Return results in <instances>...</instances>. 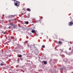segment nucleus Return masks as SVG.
<instances>
[{"mask_svg": "<svg viewBox=\"0 0 73 73\" xmlns=\"http://www.w3.org/2000/svg\"><path fill=\"white\" fill-rule=\"evenodd\" d=\"M30 48L31 50H32L33 52H34V53L37 55L38 54V50L37 49V48L35 47L34 45H32L30 46Z\"/></svg>", "mask_w": 73, "mask_h": 73, "instance_id": "f257e3e1", "label": "nucleus"}, {"mask_svg": "<svg viewBox=\"0 0 73 73\" xmlns=\"http://www.w3.org/2000/svg\"><path fill=\"white\" fill-rule=\"evenodd\" d=\"M14 4L16 7H19L20 5V2L16 1L15 3H14Z\"/></svg>", "mask_w": 73, "mask_h": 73, "instance_id": "f03ea898", "label": "nucleus"}, {"mask_svg": "<svg viewBox=\"0 0 73 73\" xmlns=\"http://www.w3.org/2000/svg\"><path fill=\"white\" fill-rule=\"evenodd\" d=\"M16 16V15H10L9 16V18L12 19V18H13V17H15V16Z\"/></svg>", "mask_w": 73, "mask_h": 73, "instance_id": "7ed1b4c3", "label": "nucleus"}, {"mask_svg": "<svg viewBox=\"0 0 73 73\" xmlns=\"http://www.w3.org/2000/svg\"><path fill=\"white\" fill-rule=\"evenodd\" d=\"M68 25L69 26H72L73 25V22L72 21H71L69 22L68 23Z\"/></svg>", "mask_w": 73, "mask_h": 73, "instance_id": "20e7f679", "label": "nucleus"}, {"mask_svg": "<svg viewBox=\"0 0 73 73\" xmlns=\"http://www.w3.org/2000/svg\"><path fill=\"white\" fill-rule=\"evenodd\" d=\"M11 25L13 27L12 28H15V25L13 23H12L11 24Z\"/></svg>", "mask_w": 73, "mask_h": 73, "instance_id": "39448f33", "label": "nucleus"}, {"mask_svg": "<svg viewBox=\"0 0 73 73\" xmlns=\"http://www.w3.org/2000/svg\"><path fill=\"white\" fill-rule=\"evenodd\" d=\"M31 32H32V33H35V32H36V31H35L34 29H32L31 31Z\"/></svg>", "mask_w": 73, "mask_h": 73, "instance_id": "423d86ee", "label": "nucleus"}, {"mask_svg": "<svg viewBox=\"0 0 73 73\" xmlns=\"http://www.w3.org/2000/svg\"><path fill=\"white\" fill-rule=\"evenodd\" d=\"M58 44L61 45V44H62V42H61V41H59Z\"/></svg>", "mask_w": 73, "mask_h": 73, "instance_id": "0eeeda50", "label": "nucleus"}, {"mask_svg": "<svg viewBox=\"0 0 73 73\" xmlns=\"http://www.w3.org/2000/svg\"><path fill=\"white\" fill-rule=\"evenodd\" d=\"M27 11H29V12H30L31 11V9L29 8L27 9Z\"/></svg>", "mask_w": 73, "mask_h": 73, "instance_id": "6e6552de", "label": "nucleus"}, {"mask_svg": "<svg viewBox=\"0 0 73 73\" xmlns=\"http://www.w3.org/2000/svg\"><path fill=\"white\" fill-rule=\"evenodd\" d=\"M25 24H29V22H28V21H27L25 22Z\"/></svg>", "mask_w": 73, "mask_h": 73, "instance_id": "1a4fd4ad", "label": "nucleus"}, {"mask_svg": "<svg viewBox=\"0 0 73 73\" xmlns=\"http://www.w3.org/2000/svg\"><path fill=\"white\" fill-rule=\"evenodd\" d=\"M64 61H66H66H68V59H64Z\"/></svg>", "mask_w": 73, "mask_h": 73, "instance_id": "9d476101", "label": "nucleus"}, {"mask_svg": "<svg viewBox=\"0 0 73 73\" xmlns=\"http://www.w3.org/2000/svg\"><path fill=\"white\" fill-rule=\"evenodd\" d=\"M42 62H44V64H46V61H43Z\"/></svg>", "mask_w": 73, "mask_h": 73, "instance_id": "9b49d317", "label": "nucleus"}, {"mask_svg": "<svg viewBox=\"0 0 73 73\" xmlns=\"http://www.w3.org/2000/svg\"><path fill=\"white\" fill-rule=\"evenodd\" d=\"M1 66H3V65H4V64H3V63H1Z\"/></svg>", "mask_w": 73, "mask_h": 73, "instance_id": "f8f14e48", "label": "nucleus"}, {"mask_svg": "<svg viewBox=\"0 0 73 73\" xmlns=\"http://www.w3.org/2000/svg\"><path fill=\"white\" fill-rule=\"evenodd\" d=\"M42 48H45V46L44 45H43V46H42Z\"/></svg>", "mask_w": 73, "mask_h": 73, "instance_id": "ddd939ff", "label": "nucleus"}, {"mask_svg": "<svg viewBox=\"0 0 73 73\" xmlns=\"http://www.w3.org/2000/svg\"><path fill=\"white\" fill-rule=\"evenodd\" d=\"M2 33H4V34H5V32H4V31H2Z\"/></svg>", "mask_w": 73, "mask_h": 73, "instance_id": "4468645a", "label": "nucleus"}, {"mask_svg": "<svg viewBox=\"0 0 73 73\" xmlns=\"http://www.w3.org/2000/svg\"><path fill=\"white\" fill-rule=\"evenodd\" d=\"M22 57V56L21 55H20L19 56V57Z\"/></svg>", "mask_w": 73, "mask_h": 73, "instance_id": "2eb2a0df", "label": "nucleus"}, {"mask_svg": "<svg viewBox=\"0 0 73 73\" xmlns=\"http://www.w3.org/2000/svg\"><path fill=\"white\" fill-rule=\"evenodd\" d=\"M60 70H63V69L62 68H60Z\"/></svg>", "mask_w": 73, "mask_h": 73, "instance_id": "dca6fc26", "label": "nucleus"}, {"mask_svg": "<svg viewBox=\"0 0 73 73\" xmlns=\"http://www.w3.org/2000/svg\"><path fill=\"white\" fill-rule=\"evenodd\" d=\"M10 28H12V27H9V29Z\"/></svg>", "mask_w": 73, "mask_h": 73, "instance_id": "f3484780", "label": "nucleus"}, {"mask_svg": "<svg viewBox=\"0 0 73 73\" xmlns=\"http://www.w3.org/2000/svg\"><path fill=\"white\" fill-rule=\"evenodd\" d=\"M12 1H15V0H11Z\"/></svg>", "mask_w": 73, "mask_h": 73, "instance_id": "a211bd4d", "label": "nucleus"}, {"mask_svg": "<svg viewBox=\"0 0 73 73\" xmlns=\"http://www.w3.org/2000/svg\"><path fill=\"white\" fill-rule=\"evenodd\" d=\"M21 60H23V58H21Z\"/></svg>", "mask_w": 73, "mask_h": 73, "instance_id": "6ab92c4d", "label": "nucleus"}, {"mask_svg": "<svg viewBox=\"0 0 73 73\" xmlns=\"http://www.w3.org/2000/svg\"><path fill=\"white\" fill-rule=\"evenodd\" d=\"M17 60L18 61H19V60Z\"/></svg>", "mask_w": 73, "mask_h": 73, "instance_id": "aec40b11", "label": "nucleus"}, {"mask_svg": "<svg viewBox=\"0 0 73 73\" xmlns=\"http://www.w3.org/2000/svg\"><path fill=\"white\" fill-rule=\"evenodd\" d=\"M46 37L47 38H48V36H46Z\"/></svg>", "mask_w": 73, "mask_h": 73, "instance_id": "412c9836", "label": "nucleus"}, {"mask_svg": "<svg viewBox=\"0 0 73 73\" xmlns=\"http://www.w3.org/2000/svg\"><path fill=\"white\" fill-rule=\"evenodd\" d=\"M46 63H47V62H46Z\"/></svg>", "mask_w": 73, "mask_h": 73, "instance_id": "4be33fe9", "label": "nucleus"}]
</instances>
